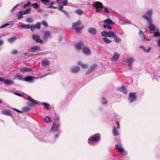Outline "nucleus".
Returning <instances> with one entry per match:
<instances>
[{"mask_svg":"<svg viewBox=\"0 0 160 160\" xmlns=\"http://www.w3.org/2000/svg\"><path fill=\"white\" fill-rule=\"evenodd\" d=\"M100 135L99 133H97L90 137L88 140V142L91 145H94L100 139Z\"/></svg>","mask_w":160,"mask_h":160,"instance_id":"1","label":"nucleus"},{"mask_svg":"<svg viewBox=\"0 0 160 160\" xmlns=\"http://www.w3.org/2000/svg\"><path fill=\"white\" fill-rule=\"evenodd\" d=\"M153 10L152 8L149 9L147 10L144 14L142 16V18L147 21L152 20V18L153 15Z\"/></svg>","mask_w":160,"mask_h":160,"instance_id":"2","label":"nucleus"},{"mask_svg":"<svg viewBox=\"0 0 160 160\" xmlns=\"http://www.w3.org/2000/svg\"><path fill=\"white\" fill-rule=\"evenodd\" d=\"M62 4L59 6L58 8V10L65 14L68 17H69V15L68 13L66 11L63 10V6H66L67 5L68 0H57V3L59 4L62 3Z\"/></svg>","mask_w":160,"mask_h":160,"instance_id":"3","label":"nucleus"},{"mask_svg":"<svg viewBox=\"0 0 160 160\" xmlns=\"http://www.w3.org/2000/svg\"><path fill=\"white\" fill-rule=\"evenodd\" d=\"M81 23V22L80 20H78V22H74L72 23V27L76 30L77 32H80L81 30L83 28V26L78 27L80 26Z\"/></svg>","mask_w":160,"mask_h":160,"instance_id":"4","label":"nucleus"},{"mask_svg":"<svg viewBox=\"0 0 160 160\" xmlns=\"http://www.w3.org/2000/svg\"><path fill=\"white\" fill-rule=\"evenodd\" d=\"M115 149L118 150L119 152L123 155H125L126 153L122 148V145L121 143H119L115 145Z\"/></svg>","mask_w":160,"mask_h":160,"instance_id":"5","label":"nucleus"},{"mask_svg":"<svg viewBox=\"0 0 160 160\" xmlns=\"http://www.w3.org/2000/svg\"><path fill=\"white\" fill-rule=\"evenodd\" d=\"M136 95V93L134 92L129 93L128 100L130 102H133L136 100L137 98Z\"/></svg>","mask_w":160,"mask_h":160,"instance_id":"6","label":"nucleus"},{"mask_svg":"<svg viewBox=\"0 0 160 160\" xmlns=\"http://www.w3.org/2000/svg\"><path fill=\"white\" fill-rule=\"evenodd\" d=\"M135 60L133 58H129L127 59L125 61V62L127 63L130 69H132V66L133 62Z\"/></svg>","mask_w":160,"mask_h":160,"instance_id":"7","label":"nucleus"},{"mask_svg":"<svg viewBox=\"0 0 160 160\" xmlns=\"http://www.w3.org/2000/svg\"><path fill=\"white\" fill-rule=\"evenodd\" d=\"M32 37L33 40H35L37 42L39 43H43L44 42L40 38L39 36L34 34L32 36Z\"/></svg>","mask_w":160,"mask_h":160,"instance_id":"8","label":"nucleus"},{"mask_svg":"<svg viewBox=\"0 0 160 160\" xmlns=\"http://www.w3.org/2000/svg\"><path fill=\"white\" fill-rule=\"evenodd\" d=\"M117 90L118 91L121 92L125 94H127L128 93V92L126 88L124 85H122L121 87L118 88Z\"/></svg>","mask_w":160,"mask_h":160,"instance_id":"9","label":"nucleus"},{"mask_svg":"<svg viewBox=\"0 0 160 160\" xmlns=\"http://www.w3.org/2000/svg\"><path fill=\"white\" fill-rule=\"evenodd\" d=\"M59 125L60 124L59 123H54L51 129V131L53 132H56L58 130V127Z\"/></svg>","mask_w":160,"mask_h":160,"instance_id":"10","label":"nucleus"},{"mask_svg":"<svg viewBox=\"0 0 160 160\" xmlns=\"http://www.w3.org/2000/svg\"><path fill=\"white\" fill-rule=\"evenodd\" d=\"M149 24L148 28L151 31H154L156 29L155 26L152 23L153 20L148 21H147Z\"/></svg>","mask_w":160,"mask_h":160,"instance_id":"11","label":"nucleus"},{"mask_svg":"<svg viewBox=\"0 0 160 160\" xmlns=\"http://www.w3.org/2000/svg\"><path fill=\"white\" fill-rule=\"evenodd\" d=\"M97 64H94L90 67L86 73V75L90 74L95 68L97 67Z\"/></svg>","mask_w":160,"mask_h":160,"instance_id":"12","label":"nucleus"},{"mask_svg":"<svg viewBox=\"0 0 160 160\" xmlns=\"http://www.w3.org/2000/svg\"><path fill=\"white\" fill-rule=\"evenodd\" d=\"M88 32L92 35H95L97 32L96 28H94L91 27L89 28L88 30Z\"/></svg>","mask_w":160,"mask_h":160,"instance_id":"13","label":"nucleus"},{"mask_svg":"<svg viewBox=\"0 0 160 160\" xmlns=\"http://www.w3.org/2000/svg\"><path fill=\"white\" fill-rule=\"evenodd\" d=\"M94 6L96 9H100L101 8H102V7H103L102 3L99 1L95 2Z\"/></svg>","mask_w":160,"mask_h":160,"instance_id":"14","label":"nucleus"},{"mask_svg":"<svg viewBox=\"0 0 160 160\" xmlns=\"http://www.w3.org/2000/svg\"><path fill=\"white\" fill-rule=\"evenodd\" d=\"M28 100L31 102L29 104V105L30 106H34L36 104H38L37 101L34 100V99H32L30 96H28Z\"/></svg>","mask_w":160,"mask_h":160,"instance_id":"15","label":"nucleus"},{"mask_svg":"<svg viewBox=\"0 0 160 160\" xmlns=\"http://www.w3.org/2000/svg\"><path fill=\"white\" fill-rule=\"evenodd\" d=\"M50 63V62L47 59L43 60L41 61L42 65L43 67H48Z\"/></svg>","mask_w":160,"mask_h":160,"instance_id":"16","label":"nucleus"},{"mask_svg":"<svg viewBox=\"0 0 160 160\" xmlns=\"http://www.w3.org/2000/svg\"><path fill=\"white\" fill-rule=\"evenodd\" d=\"M20 71L22 72H30L32 71V69L30 68L27 67H20L19 68Z\"/></svg>","mask_w":160,"mask_h":160,"instance_id":"17","label":"nucleus"},{"mask_svg":"<svg viewBox=\"0 0 160 160\" xmlns=\"http://www.w3.org/2000/svg\"><path fill=\"white\" fill-rule=\"evenodd\" d=\"M40 49V48L38 46H33L31 47L29 49V51L31 52H34Z\"/></svg>","mask_w":160,"mask_h":160,"instance_id":"18","label":"nucleus"},{"mask_svg":"<svg viewBox=\"0 0 160 160\" xmlns=\"http://www.w3.org/2000/svg\"><path fill=\"white\" fill-rule=\"evenodd\" d=\"M120 56L119 54L116 52H114V55L111 58V60L112 61H114L117 60L119 58Z\"/></svg>","mask_w":160,"mask_h":160,"instance_id":"19","label":"nucleus"},{"mask_svg":"<svg viewBox=\"0 0 160 160\" xmlns=\"http://www.w3.org/2000/svg\"><path fill=\"white\" fill-rule=\"evenodd\" d=\"M51 33L50 32L47 30L44 32V35L43 36V38L45 40H47L51 37Z\"/></svg>","mask_w":160,"mask_h":160,"instance_id":"20","label":"nucleus"},{"mask_svg":"<svg viewBox=\"0 0 160 160\" xmlns=\"http://www.w3.org/2000/svg\"><path fill=\"white\" fill-rule=\"evenodd\" d=\"M80 70V68L78 67H74L71 69V72L73 73H76L78 72Z\"/></svg>","mask_w":160,"mask_h":160,"instance_id":"21","label":"nucleus"},{"mask_svg":"<svg viewBox=\"0 0 160 160\" xmlns=\"http://www.w3.org/2000/svg\"><path fill=\"white\" fill-rule=\"evenodd\" d=\"M83 45V43L82 42L80 41L77 43L76 46L75 48L77 50H80L81 48Z\"/></svg>","mask_w":160,"mask_h":160,"instance_id":"22","label":"nucleus"},{"mask_svg":"<svg viewBox=\"0 0 160 160\" xmlns=\"http://www.w3.org/2000/svg\"><path fill=\"white\" fill-rule=\"evenodd\" d=\"M23 80L29 82H32L33 81V78L31 76L26 77L23 79Z\"/></svg>","mask_w":160,"mask_h":160,"instance_id":"23","label":"nucleus"},{"mask_svg":"<svg viewBox=\"0 0 160 160\" xmlns=\"http://www.w3.org/2000/svg\"><path fill=\"white\" fill-rule=\"evenodd\" d=\"M82 51L83 53L86 54H89L91 53V51L88 48L85 47L84 48Z\"/></svg>","mask_w":160,"mask_h":160,"instance_id":"24","label":"nucleus"},{"mask_svg":"<svg viewBox=\"0 0 160 160\" xmlns=\"http://www.w3.org/2000/svg\"><path fill=\"white\" fill-rule=\"evenodd\" d=\"M13 83V82L10 79H5L4 82V84L8 85H11Z\"/></svg>","mask_w":160,"mask_h":160,"instance_id":"25","label":"nucleus"},{"mask_svg":"<svg viewBox=\"0 0 160 160\" xmlns=\"http://www.w3.org/2000/svg\"><path fill=\"white\" fill-rule=\"evenodd\" d=\"M103 23L105 24H108L113 25L114 24V22L110 19H107L103 21Z\"/></svg>","mask_w":160,"mask_h":160,"instance_id":"26","label":"nucleus"},{"mask_svg":"<svg viewBox=\"0 0 160 160\" xmlns=\"http://www.w3.org/2000/svg\"><path fill=\"white\" fill-rule=\"evenodd\" d=\"M2 113L3 115L8 116H11V114L10 111L3 110L2 112Z\"/></svg>","mask_w":160,"mask_h":160,"instance_id":"27","label":"nucleus"},{"mask_svg":"<svg viewBox=\"0 0 160 160\" xmlns=\"http://www.w3.org/2000/svg\"><path fill=\"white\" fill-rule=\"evenodd\" d=\"M116 34L113 31H110L108 32V37L109 38L114 37Z\"/></svg>","mask_w":160,"mask_h":160,"instance_id":"28","label":"nucleus"},{"mask_svg":"<svg viewBox=\"0 0 160 160\" xmlns=\"http://www.w3.org/2000/svg\"><path fill=\"white\" fill-rule=\"evenodd\" d=\"M78 64L83 69H86L88 68V67L87 65L86 64H84L81 62H78Z\"/></svg>","mask_w":160,"mask_h":160,"instance_id":"29","label":"nucleus"},{"mask_svg":"<svg viewBox=\"0 0 160 160\" xmlns=\"http://www.w3.org/2000/svg\"><path fill=\"white\" fill-rule=\"evenodd\" d=\"M112 133L115 136H117L118 135V131L116 128L115 126H113L112 128Z\"/></svg>","mask_w":160,"mask_h":160,"instance_id":"30","label":"nucleus"},{"mask_svg":"<svg viewBox=\"0 0 160 160\" xmlns=\"http://www.w3.org/2000/svg\"><path fill=\"white\" fill-rule=\"evenodd\" d=\"M17 39V38L15 37H12L11 38H8V41L11 43L13 42Z\"/></svg>","mask_w":160,"mask_h":160,"instance_id":"31","label":"nucleus"},{"mask_svg":"<svg viewBox=\"0 0 160 160\" xmlns=\"http://www.w3.org/2000/svg\"><path fill=\"white\" fill-rule=\"evenodd\" d=\"M140 48L142 49L146 52L148 53L150 52L151 50V48L149 47L148 49H146L145 48L142 46L140 47Z\"/></svg>","mask_w":160,"mask_h":160,"instance_id":"32","label":"nucleus"},{"mask_svg":"<svg viewBox=\"0 0 160 160\" xmlns=\"http://www.w3.org/2000/svg\"><path fill=\"white\" fill-rule=\"evenodd\" d=\"M113 38L114 39L115 41L117 43L121 41V39L116 34L114 37Z\"/></svg>","mask_w":160,"mask_h":160,"instance_id":"33","label":"nucleus"},{"mask_svg":"<svg viewBox=\"0 0 160 160\" xmlns=\"http://www.w3.org/2000/svg\"><path fill=\"white\" fill-rule=\"evenodd\" d=\"M31 109V108L29 107L26 106L24 107L22 109V110L23 112H27L29 111Z\"/></svg>","mask_w":160,"mask_h":160,"instance_id":"34","label":"nucleus"},{"mask_svg":"<svg viewBox=\"0 0 160 160\" xmlns=\"http://www.w3.org/2000/svg\"><path fill=\"white\" fill-rule=\"evenodd\" d=\"M23 11H20L18 14V20H20L23 17Z\"/></svg>","mask_w":160,"mask_h":160,"instance_id":"35","label":"nucleus"},{"mask_svg":"<svg viewBox=\"0 0 160 160\" xmlns=\"http://www.w3.org/2000/svg\"><path fill=\"white\" fill-rule=\"evenodd\" d=\"M44 120L46 123H48L49 122H51L52 121L51 118L48 116H46L45 118L44 119Z\"/></svg>","mask_w":160,"mask_h":160,"instance_id":"36","label":"nucleus"},{"mask_svg":"<svg viewBox=\"0 0 160 160\" xmlns=\"http://www.w3.org/2000/svg\"><path fill=\"white\" fill-rule=\"evenodd\" d=\"M102 39L103 41L104 42L107 44L110 43L112 42V41L111 40H110L107 38H103Z\"/></svg>","mask_w":160,"mask_h":160,"instance_id":"37","label":"nucleus"},{"mask_svg":"<svg viewBox=\"0 0 160 160\" xmlns=\"http://www.w3.org/2000/svg\"><path fill=\"white\" fill-rule=\"evenodd\" d=\"M108 32L103 31L101 32V35L103 37H108Z\"/></svg>","mask_w":160,"mask_h":160,"instance_id":"38","label":"nucleus"},{"mask_svg":"<svg viewBox=\"0 0 160 160\" xmlns=\"http://www.w3.org/2000/svg\"><path fill=\"white\" fill-rule=\"evenodd\" d=\"M26 21L28 23H32L33 22V19L32 17H28L26 19Z\"/></svg>","mask_w":160,"mask_h":160,"instance_id":"39","label":"nucleus"},{"mask_svg":"<svg viewBox=\"0 0 160 160\" xmlns=\"http://www.w3.org/2000/svg\"><path fill=\"white\" fill-rule=\"evenodd\" d=\"M102 8L104 9V11L107 13H109L111 10V8L104 6L102 7Z\"/></svg>","mask_w":160,"mask_h":160,"instance_id":"40","label":"nucleus"},{"mask_svg":"<svg viewBox=\"0 0 160 160\" xmlns=\"http://www.w3.org/2000/svg\"><path fill=\"white\" fill-rule=\"evenodd\" d=\"M75 12L79 15H82L83 13V12L80 9H78L75 11Z\"/></svg>","mask_w":160,"mask_h":160,"instance_id":"41","label":"nucleus"},{"mask_svg":"<svg viewBox=\"0 0 160 160\" xmlns=\"http://www.w3.org/2000/svg\"><path fill=\"white\" fill-rule=\"evenodd\" d=\"M15 78L19 80H22L23 79L22 75H18L16 74L15 75Z\"/></svg>","mask_w":160,"mask_h":160,"instance_id":"42","label":"nucleus"},{"mask_svg":"<svg viewBox=\"0 0 160 160\" xmlns=\"http://www.w3.org/2000/svg\"><path fill=\"white\" fill-rule=\"evenodd\" d=\"M21 27L22 28H26L28 29H29L30 28V26L29 24L25 25V24H22L21 25Z\"/></svg>","mask_w":160,"mask_h":160,"instance_id":"43","label":"nucleus"},{"mask_svg":"<svg viewBox=\"0 0 160 160\" xmlns=\"http://www.w3.org/2000/svg\"><path fill=\"white\" fill-rule=\"evenodd\" d=\"M34 26H35V28L36 29H39L40 28V23L39 22H37L36 23V24L34 25Z\"/></svg>","mask_w":160,"mask_h":160,"instance_id":"44","label":"nucleus"},{"mask_svg":"<svg viewBox=\"0 0 160 160\" xmlns=\"http://www.w3.org/2000/svg\"><path fill=\"white\" fill-rule=\"evenodd\" d=\"M35 8H39V6L37 3H34L31 5Z\"/></svg>","mask_w":160,"mask_h":160,"instance_id":"45","label":"nucleus"},{"mask_svg":"<svg viewBox=\"0 0 160 160\" xmlns=\"http://www.w3.org/2000/svg\"><path fill=\"white\" fill-rule=\"evenodd\" d=\"M101 99V102L103 104H106L107 103V101L105 100L104 98L102 97Z\"/></svg>","mask_w":160,"mask_h":160,"instance_id":"46","label":"nucleus"},{"mask_svg":"<svg viewBox=\"0 0 160 160\" xmlns=\"http://www.w3.org/2000/svg\"><path fill=\"white\" fill-rule=\"evenodd\" d=\"M44 105V107L45 108H47V109H48L50 107V105L48 103L44 102L43 103Z\"/></svg>","mask_w":160,"mask_h":160,"instance_id":"47","label":"nucleus"},{"mask_svg":"<svg viewBox=\"0 0 160 160\" xmlns=\"http://www.w3.org/2000/svg\"><path fill=\"white\" fill-rule=\"evenodd\" d=\"M153 36L155 37H158L159 36H160V34L159 32H155L154 33Z\"/></svg>","mask_w":160,"mask_h":160,"instance_id":"48","label":"nucleus"},{"mask_svg":"<svg viewBox=\"0 0 160 160\" xmlns=\"http://www.w3.org/2000/svg\"><path fill=\"white\" fill-rule=\"evenodd\" d=\"M47 53H48L47 52H42L41 53H38V54H34V55H35V56L37 55V56H41L42 55H44L45 54H47Z\"/></svg>","mask_w":160,"mask_h":160,"instance_id":"49","label":"nucleus"},{"mask_svg":"<svg viewBox=\"0 0 160 160\" xmlns=\"http://www.w3.org/2000/svg\"><path fill=\"white\" fill-rule=\"evenodd\" d=\"M103 28H107L108 29H111V30L112 29V27L111 26H110L108 24L104 25Z\"/></svg>","mask_w":160,"mask_h":160,"instance_id":"50","label":"nucleus"},{"mask_svg":"<svg viewBox=\"0 0 160 160\" xmlns=\"http://www.w3.org/2000/svg\"><path fill=\"white\" fill-rule=\"evenodd\" d=\"M31 11V9H28L26 10H25L23 13V14H26L29 13L30 11Z\"/></svg>","mask_w":160,"mask_h":160,"instance_id":"51","label":"nucleus"},{"mask_svg":"<svg viewBox=\"0 0 160 160\" xmlns=\"http://www.w3.org/2000/svg\"><path fill=\"white\" fill-rule=\"evenodd\" d=\"M41 23L45 27H47L48 26V24L46 21H43Z\"/></svg>","mask_w":160,"mask_h":160,"instance_id":"52","label":"nucleus"},{"mask_svg":"<svg viewBox=\"0 0 160 160\" xmlns=\"http://www.w3.org/2000/svg\"><path fill=\"white\" fill-rule=\"evenodd\" d=\"M37 137V138H38L39 139L44 141V140H43V138H42V137H43V135L42 134H40V135H38Z\"/></svg>","mask_w":160,"mask_h":160,"instance_id":"53","label":"nucleus"},{"mask_svg":"<svg viewBox=\"0 0 160 160\" xmlns=\"http://www.w3.org/2000/svg\"><path fill=\"white\" fill-rule=\"evenodd\" d=\"M30 28L32 31H33L35 29H36L34 26V25L33 24L32 25Z\"/></svg>","mask_w":160,"mask_h":160,"instance_id":"54","label":"nucleus"},{"mask_svg":"<svg viewBox=\"0 0 160 160\" xmlns=\"http://www.w3.org/2000/svg\"><path fill=\"white\" fill-rule=\"evenodd\" d=\"M9 25V23H6V24H5L1 26L0 27V29L4 28V27H6L8 26Z\"/></svg>","mask_w":160,"mask_h":160,"instance_id":"55","label":"nucleus"},{"mask_svg":"<svg viewBox=\"0 0 160 160\" xmlns=\"http://www.w3.org/2000/svg\"><path fill=\"white\" fill-rule=\"evenodd\" d=\"M31 2H28L24 5L23 6L24 8H26L27 7L29 6V5L31 4Z\"/></svg>","mask_w":160,"mask_h":160,"instance_id":"56","label":"nucleus"},{"mask_svg":"<svg viewBox=\"0 0 160 160\" xmlns=\"http://www.w3.org/2000/svg\"><path fill=\"white\" fill-rule=\"evenodd\" d=\"M19 5V4H17V5H16L15 6H14L12 9L11 10V12H13V11L15 10V9H16V8L18 7V6Z\"/></svg>","mask_w":160,"mask_h":160,"instance_id":"57","label":"nucleus"},{"mask_svg":"<svg viewBox=\"0 0 160 160\" xmlns=\"http://www.w3.org/2000/svg\"><path fill=\"white\" fill-rule=\"evenodd\" d=\"M140 35H142V36L143 37V38H144V34L143 32L142 31H140L138 33Z\"/></svg>","mask_w":160,"mask_h":160,"instance_id":"58","label":"nucleus"},{"mask_svg":"<svg viewBox=\"0 0 160 160\" xmlns=\"http://www.w3.org/2000/svg\"><path fill=\"white\" fill-rule=\"evenodd\" d=\"M18 51L17 50H14L12 51V54H17L18 53Z\"/></svg>","mask_w":160,"mask_h":160,"instance_id":"59","label":"nucleus"},{"mask_svg":"<svg viewBox=\"0 0 160 160\" xmlns=\"http://www.w3.org/2000/svg\"><path fill=\"white\" fill-rule=\"evenodd\" d=\"M123 24H131V23L129 21L127 22L126 21H123Z\"/></svg>","mask_w":160,"mask_h":160,"instance_id":"60","label":"nucleus"},{"mask_svg":"<svg viewBox=\"0 0 160 160\" xmlns=\"http://www.w3.org/2000/svg\"><path fill=\"white\" fill-rule=\"evenodd\" d=\"M50 0H41V1L43 3H48L49 1Z\"/></svg>","mask_w":160,"mask_h":160,"instance_id":"61","label":"nucleus"},{"mask_svg":"<svg viewBox=\"0 0 160 160\" xmlns=\"http://www.w3.org/2000/svg\"><path fill=\"white\" fill-rule=\"evenodd\" d=\"M14 94L15 95H16L17 96H20V97H22V95L21 94L19 93L14 92Z\"/></svg>","mask_w":160,"mask_h":160,"instance_id":"62","label":"nucleus"},{"mask_svg":"<svg viewBox=\"0 0 160 160\" xmlns=\"http://www.w3.org/2000/svg\"><path fill=\"white\" fill-rule=\"evenodd\" d=\"M116 124L117 125V128L118 129H119L120 128V124H119V121H118L116 122Z\"/></svg>","mask_w":160,"mask_h":160,"instance_id":"63","label":"nucleus"},{"mask_svg":"<svg viewBox=\"0 0 160 160\" xmlns=\"http://www.w3.org/2000/svg\"><path fill=\"white\" fill-rule=\"evenodd\" d=\"M13 109H14V110H15L16 111H17V112H19L20 113H22L23 112L22 111H21L16 108H14Z\"/></svg>","mask_w":160,"mask_h":160,"instance_id":"64","label":"nucleus"}]
</instances>
